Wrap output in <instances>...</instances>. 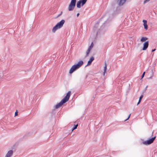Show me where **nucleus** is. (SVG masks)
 I'll use <instances>...</instances> for the list:
<instances>
[{
	"mask_svg": "<svg viewBox=\"0 0 157 157\" xmlns=\"http://www.w3.org/2000/svg\"><path fill=\"white\" fill-rule=\"evenodd\" d=\"M94 60V58L93 56H92L89 59L88 62L87 64L86 65V67L87 66H89L90 65L92 62V61Z\"/></svg>",
	"mask_w": 157,
	"mask_h": 157,
	"instance_id": "9b49d317",
	"label": "nucleus"
},
{
	"mask_svg": "<svg viewBox=\"0 0 157 157\" xmlns=\"http://www.w3.org/2000/svg\"><path fill=\"white\" fill-rule=\"evenodd\" d=\"M144 96L142 95H141L140 97L139 98V100H140V101H141L142 98H143V97Z\"/></svg>",
	"mask_w": 157,
	"mask_h": 157,
	"instance_id": "4be33fe9",
	"label": "nucleus"
},
{
	"mask_svg": "<svg viewBox=\"0 0 157 157\" xmlns=\"http://www.w3.org/2000/svg\"><path fill=\"white\" fill-rule=\"evenodd\" d=\"M90 49H88L87 50L86 52V55L85 56V57H86L88 56V54H89V53L90 52Z\"/></svg>",
	"mask_w": 157,
	"mask_h": 157,
	"instance_id": "dca6fc26",
	"label": "nucleus"
},
{
	"mask_svg": "<svg viewBox=\"0 0 157 157\" xmlns=\"http://www.w3.org/2000/svg\"><path fill=\"white\" fill-rule=\"evenodd\" d=\"M87 0H79V1L82 3V6H83L86 2Z\"/></svg>",
	"mask_w": 157,
	"mask_h": 157,
	"instance_id": "4468645a",
	"label": "nucleus"
},
{
	"mask_svg": "<svg viewBox=\"0 0 157 157\" xmlns=\"http://www.w3.org/2000/svg\"><path fill=\"white\" fill-rule=\"evenodd\" d=\"M17 113H18V112L17 111V110H16V112H15V116H17Z\"/></svg>",
	"mask_w": 157,
	"mask_h": 157,
	"instance_id": "393cba45",
	"label": "nucleus"
},
{
	"mask_svg": "<svg viewBox=\"0 0 157 157\" xmlns=\"http://www.w3.org/2000/svg\"><path fill=\"white\" fill-rule=\"evenodd\" d=\"M107 21H106L103 24V25L101 27L100 29H99L98 31H96V29L99 25V23H97L95 24L93 28V30L94 32H96V35H98V34H103L106 31L105 29H103L104 26H105L107 23Z\"/></svg>",
	"mask_w": 157,
	"mask_h": 157,
	"instance_id": "f257e3e1",
	"label": "nucleus"
},
{
	"mask_svg": "<svg viewBox=\"0 0 157 157\" xmlns=\"http://www.w3.org/2000/svg\"><path fill=\"white\" fill-rule=\"evenodd\" d=\"M141 101H140V100H139V101L137 103V105H138L139 104H140V103L141 102Z\"/></svg>",
	"mask_w": 157,
	"mask_h": 157,
	"instance_id": "bb28decb",
	"label": "nucleus"
},
{
	"mask_svg": "<svg viewBox=\"0 0 157 157\" xmlns=\"http://www.w3.org/2000/svg\"><path fill=\"white\" fill-rule=\"evenodd\" d=\"M130 115H131V114H130L129 115V116H128V117L127 118V119H126V120H124V121H126L128 120L129 119V117H130Z\"/></svg>",
	"mask_w": 157,
	"mask_h": 157,
	"instance_id": "b1692460",
	"label": "nucleus"
},
{
	"mask_svg": "<svg viewBox=\"0 0 157 157\" xmlns=\"http://www.w3.org/2000/svg\"><path fill=\"white\" fill-rule=\"evenodd\" d=\"M126 0H118L117 3L119 6H122L125 2Z\"/></svg>",
	"mask_w": 157,
	"mask_h": 157,
	"instance_id": "1a4fd4ad",
	"label": "nucleus"
},
{
	"mask_svg": "<svg viewBox=\"0 0 157 157\" xmlns=\"http://www.w3.org/2000/svg\"><path fill=\"white\" fill-rule=\"evenodd\" d=\"M78 126V124L74 125V127L72 128V131H73L74 130H75V129H76Z\"/></svg>",
	"mask_w": 157,
	"mask_h": 157,
	"instance_id": "f3484780",
	"label": "nucleus"
},
{
	"mask_svg": "<svg viewBox=\"0 0 157 157\" xmlns=\"http://www.w3.org/2000/svg\"><path fill=\"white\" fill-rule=\"evenodd\" d=\"M79 13H78L77 14V15H77V17H78L79 16Z\"/></svg>",
	"mask_w": 157,
	"mask_h": 157,
	"instance_id": "c85d7f7f",
	"label": "nucleus"
},
{
	"mask_svg": "<svg viewBox=\"0 0 157 157\" xmlns=\"http://www.w3.org/2000/svg\"><path fill=\"white\" fill-rule=\"evenodd\" d=\"M13 154V151L12 150H10L8 152L5 157H11Z\"/></svg>",
	"mask_w": 157,
	"mask_h": 157,
	"instance_id": "0eeeda50",
	"label": "nucleus"
},
{
	"mask_svg": "<svg viewBox=\"0 0 157 157\" xmlns=\"http://www.w3.org/2000/svg\"><path fill=\"white\" fill-rule=\"evenodd\" d=\"M153 132H152V134H153Z\"/></svg>",
	"mask_w": 157,
	"mask_h": 157,
	"instance_id": "473e14b6",
	"label": "nucleus"
},
{
	"mask_svg": "<svg viewBox=\"0 0 157 157\" xmlns=\"http://www.w3.org/2000/svg\"><path fill=\"white\" fill-rule=\"evenodd\" d=\"M107 65L106 63H105V66L104 67V72H103V75L104 76L105 75V73L106 72V70H107Z\"/></svg>",
	"mask_w": 157,
	"mask_h": 157,
	"instance_id": "ddd939ff",
	"label": "nucleus"
},
{
	"mask_svg": "<svg viewBox=\"0 0 157 157\" xmlns=\"http://www.w3.org/2000/svg\"><path fill=\"white\" fill-rule=\"evenodd\" d=\"M145 71H144V72L143 73V74H142V76H141V79H142V78L144 77V75H145Z\"/></svg>",
	"mask_w": 157,
	"mask_h": 157,
	"instance_id": "412c9836",
	"label": "nucleus"
},
{
	"mask_svg": "<svg viewBox=\"0 0 157 157\" xmlns=\"http://www.w3.org/2000/svg\"><path fill=\"white\" fill-rule=\"evenodd\" d=\"M149 45V43L148 41H146L143 44V50H146L148 48Z\"/></svg>",
	"mask_w": 157,
	"mask_h": 157,
	"instance_id": "6e6552de",
	"label": "nucleus"
},
{
	"mask_svg": "<svg viewBox=\"0 0 157 157\" xmlns=\"http://www.w3.org/2000/svg\"><path fill=\"white\" fill-rule=\"evenodd\" d=\"M93 46H94V45H93V42H92L91 43L90 46L89 47L88 49H90L91 50V49L93 47Z\"/></svg>",
	"mask_w": 157,
	"mask_h": 157,
	"instance_id": "a211bd4d",
	"label": "nucleus"
},
{
	"mask_svg": "<svg viewBox=\"0 0 157 157\" xmlns=\"http://www.w3.org/2000/svg\"><path fill=\"white\" fill-rule=\"evenodd\" d=\"M71 92L70 91H69L67 93L65 97L59 103L55 105V107L56 109H58L69 100Z\"/></svg>",
	"mask_w": 157,
	"mask_h": 157,
	"instance_id": "f03ea898",
	"label": "nucleus"
},
{
	"mask_svg": "<svg viewBox=\"0 0 157 157\" xmlns=\"http://www.w3.org/2000/svg\"><path fill=\"white\" fill-rule=\"evenodd\" d=\"M144 29L146 30H147L148 28V26L147 24H144Z\"/></svg>",
	"mask_w": 157,
	"mask_h": 157,
	"instance_id": "6ab92c4d",
	"label": "nucleus"
},
{
	"mask_svg": "<svg viewBox=\"0 0 157 157\" xmlns=\"http://www.w3.org/2000/svg\"><path fill=\"white\" fill-rule=\"evenodd\" d=\"M143 22L144 23V24H147V21L146 20H143Z\"/></svg>",
	"mask_w": 157,
	"mask_h": 157,
	"instance_id": "5701e85b",
	"label": "nucleus"
},
{
	"mask_svg": "<svg viewBox=\"0 0 157 157\" xmlns=\"http://www.w3.org/2000/svg\"><path fill=\"white\" fill-rule=\"evenodd\" d=\"M156 50V49H152V50H151V52H154V51H155V50Z\"/></svg>",
	"mask_w": 157,
	"mask_h": 157,
	"instance_id": "cd10ccee",
	"label": "nucleus"
},
{
	"mask_svg": "<svg viewBox=\"0 0 157 157\" xmlns=\"http://www.w3.org/2000/svg\"><path fill=\"white\" fill-rule=\"evenodd\" d=\"M156 138V136L150 138L148 140L143 142V144L145 145H147L152 144Z\"/></svg>",
	"mask_w": 157,
	"mask_h": 157,
	"instance_id": "39448f33",
	"label": "nucleus"
},
{
	"mask_svg": "<svg viewBox=\"0 0 157 157\" xmlns=\"http://www.w3.org/2000/svg\"><path fill=\"white\" fill-rule=\"evenodd\" d=\"M104 17V16H103L102 17H101V18L100 20H101V19H102V18L103 17Z\"/></svg>",
	"mask_w": 157,
	"mask_h": 157,
	"instance_id": "2f4dec72",
	"label": "nucleus"
},
{
	"mask_svg": "<svg viewBox=\"0 0 157 157\" xmlns=\"http://www.w3.org/2000/svg\"><path fill=\"white\" fill-rule=\"evenodd\" d=\"M65 22V21L64 20H62L53 27L52 30V32L55 33L57 30L61 28L63 26Z\"/></svg>",
	"mask_w": 157,
	"mask_h": 157,
	"instance_id": "7ed1b4c3",
	"label": "nucleus"
},
{
	"mask_svg": "<svg viewBox=\"0 0 157 157\" xmlns=\"http://www.w3.org/2000/svg\"><path fill=\"white\" fill-rule=\"evenodd\" d=\"M62 13V12H61V13H60V14H59L58 15V16H57V17H59L61 15Z\"/></svg>",
	"mask_w": 157,
	"mask_h": 157,
	"instance_id": "a878e982",
	"label": "nucleus"
},
{
	"mask_svg": "<svg viewBox=\"0 0 157 157\" xmlns=\"http://www.w3.org/2000/svg\"><path fill=\"white\" fill-rule=\"evenodd\" d=\"M147 40V38L146 37H143L140 39V41L142 42H144L146 40Z\"/></svg>",
	"mask_w": 157,
	"mask_h": 157,
	"instance_id": "2eb2a0df",
	"label": "nucleus"
},
{
	"mask_svg": "<svg viewBox=\"0 0 157 157\" xmlns=\"http://www.w3.org/2000/svg\"><path fill=\"white\" fill-rule=\"evenodd\" d=\"M152 77V76H150V77L149 78V79H151Z\"/></svg>",
	"mask_w": 157,
	"mask_h": 157,
	"instance_id": "c756f323",
	"label": "nucleus"
},
{
	"mask_svg": "<svg viewBox=\"0 0 157 157\" xmlns=\"http://www.w3.org/2000/svg\"><path fill=\"white\" fill-rule=\"evenodd\" d=\"M76 0H71L68 7V10L72 11L74 10L76 5Z\"/></svg>",
	"mask_w": 157,
	"mask_h": 157,
	"instance_id": "20e7f679",
	"label": "nucleus"
},
{
	"mask_svg": "<svg viewBox=\"0 0 157 157\" xmlns=\"http://www.w3.org/2000/svg\"><path fill=\"white\" fill-rule=\"evenodd\" d=\"M147 86H146V88H145V90H147Z\"/></svg>",
	"mask_w": 157,
	"mask_h": 157,
	"instance_id": "7c9ffc66",
	"label": "nucleus"
},
{
	"mask_svg": "<svg viewBox=\"0 0 157 157\" xmlns=\"http://www.w3.org/2000/svg\"><path fill=\"white\" fill-rule=\"evenodd\" d=\"M76 6L77 8H80L82 6H82V3L79 1H78L77 2Z\"/></svg>",
	"mask_w": 157,
	"mask_h": 157,
	"instance_id": "f8f14e48",
	"label": "nucleus"
},
{
	"mask_svg": "<svg viewBox=\"0 0 157 157\" xmlns=\"http://www.w3.org/2000/svg\"><path fill=\"white\" fill-rule=\"evenodd\" d=\"M150 1V0H145L144 2V4H145V3H147V2H149Z\"/></svg>",
	"mask_w": 157,
	"mask_h": 157,
	"instance_id": "aec40b11",
	"label": "nucleus"
},
{
	"mask_svg": "<svg viewBox=\"0 0 157 157\" xmlns=\"http://www.w3.org/2000/svg\"><path fill=\"white\" fill-rule=\"evenodd\" d=\"M83 63V61L82 60L79 61L77 64H75L76 67L78 68H79L81 67Z\"/></svg>",
	"mask_w": 157,
	"mask_h": 157,
	"instance_id": "9d476101",
	"label": "nucleus"
},
{
	"mask_svg": "<svg viewBox=\"0 0 157 157\" xmlns=\"http://www.w3.org/2000/svg\"><path fill=\"white\" fill-rule=\"evenodd\" d=\"M78 69L74 64L73 65L70 70L69 73L70 74L73 73L75 71Z\"/></svg>",
	"mask_w": 157,
	"mask_h": 157,
	"instance_id": "423d86ee",
	"label": "nucleus"
}]
</instances>
